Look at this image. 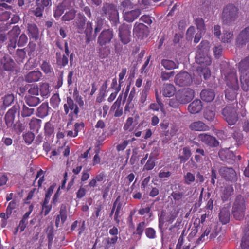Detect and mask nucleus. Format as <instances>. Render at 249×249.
<instances>
[{
  "label": "nucleus",
  "instance_id": "14",
  "mask_svg": "<svg viewBox=\"0 0 249 249\" xmlns=\"http://www.w3.org/2000/svg\"><path fill=\"white\" fill-rule=\"evenodd\" d=\"M197 138L199 141L211 147H216L219 144V142L214 137L207 133L199 134Z\"/></svg>",
  "mask_w": 249,
  "mask_h": 249
},
{
  "label": "nucleus",
  "instance_id": "58",
  "mask_svg": "<svg viewBox=\"0 0 249 249\" xmlns=\"http://www.w3.org/2000/svg\"><path fill=\"white\" fill-rule=\"evenodd\" d=\"M14 100V96L13 94L5 95L3 98V104L5 107L9 106Z\"/></svg>",
  "mask_w": 249,
  "mask_h": 249
},
{
  "label": "nucleus",
  "instance_id": "45",
  "mask_svg": "<svg viewBox=\"0 0 249 249\" xmlns=\"http://www.w3.org/2000/svg\"><path fill=\"white\" fill-rule=\"evenodd\" d=\"M64 52L65 53L63 55H66L68 57H69L70 59V65L71 67L73 65V60H74V54L73 53H70V51L69 50V47L68 45V43L67 41H65L64 43Z\"/></svg>",
  "mask_w": 249,
  "mask_h": 249
},
{
  "label": "nucleus",
  "instance_id": "41",
  "mask_svg": "<svg viewBox=\"0 0 249 249\" xmlns=\"http://www.w3.org/2000/svg\"><path fill=\"white\" fill-rule=\"evenodd\" d=\"M240 81L242 89L245 91H249V73L241 74Z\"/></svg>",
  "mask_w": 249,
  "mask_h": 249
},
{
  "label": "nucleus",
  "instance_id": "4",
  "mask_svg": "<svg viewBox=\"0 0 249 249\" xmlns=\"http://www.w3.org/2000/svg\"><path fill=\"white\" fill-rule=\"evenodd\" d=\"M65 114L68 115L67 126L71 125L72 122L78 118L79 109L77 104L70 97H67L66 103L63 106Z\"/></svg>",
  "mask_w": 249,
  "mask_h": 249
},
{
  "label": "nucleus",
  "instance_id": "57",
  "mask_svg": "<svg viewBox=\"0 0 249 249\" xmlns=\"http://www.w3.org/2000/svg\"><path fill=\"white\" fill-rule=\"evenodd\" d=\"M21 30L18 25L14 26L8 32V34L13 36V38L17 39L18 35L20 34Z\"/></svg>",
  "mask_w": 249,
  "mask_h": 249
},
{
  "label": "nucleus",
  "instance_id": "9",
  "mask_svg": "<svg viewBox=\"0 0 249 249\" xmlns=\"http://www.w3.org/2000/svg\"><path fill=\"white\" fill-rule=\"evenodd\" d=\"M194 91L189 88L181 89L176 93V97L182 104L189 103L194 97Z\"/></svg>",
  "mask_w": 249,
  "mask_h": 249
},
{
  "label": "nucleus",
  "instance_id": "24",
  "mask_svg": "<svg viewBox=\"0 0 249 249\" xmlns=\"http://www.w3.org/2000/svg\"><path fill=\"white\" fill-rule=\"evenodd\" d=\"M230 211L228 207L222 208L219 213V221L223 224H226L228 223L230 219Z\"/></svg>",
  "mask_w": 249,
  "mask_h": 249
},
{
  "label": "nucleus",
  "instance_id": "2",
  "mask_svg": "<svg viewBox=\"0 0 249 249\" xmlns=\"http://www.w3.org/2000/svg\"><path fill=\"white\" fill-rule=\"evenodd\" d=\"M196 63L200 65L197 68V71L200 77L203 76L205 80L208 79L211 75V72L208 66L211 64V58L208 53H196Z\"/></svg>",
  "mask_w": 249,
  "mask_h": 249
},
{
  "label": "nucleus",
  "instance_id": "40",
  "mask_svg": "<svg viewBox=\"0 0 249 249\" xmlns=\"http://www.w3.org/2000/svg\"><path fill=\"white\" fill-rule=\"evenodd\" d=\"M209 42L207 40H202L197 46L196 53H208L210 50Z\"/></svg>",
  "mask_w": 249,
  "mask_h": 249
},
{
  "label": "nucleus",
  "instance_id": "38",
  "mask_svg": "<svg viewBox=\"0 0 249 249\" xmlns=\"http://www.w3.org/2000/svg\"><path fill=\"white\" fill-rule=\"evenodd\" d=\"M25 100L26 103L30 107H36L40 102V100L39 97L32 95L26 96Z\"/></svg>",
  "mask_w": 249,
  "mask_h": 249
},
{
  "label": "nucleus",
  "instance_id": "32",
  "mask_svg": "<svg viewBox=\"0 0 249 249\" xmlns=\"http://www.w3.org/2000/svg\"><path fill=\"white\" fill-rule=\"evenodd\" d=\"M221 228L217 223H213L211 224L209 228L206 230H210V238L213 239L215 238L220 231Z\"/></svg>",
  "mask_w": 249,
  "mask_h": 249
},
{
  "label": "nucleus",
  "instance_id": "53",
  "mask_svg": "<svg viewBox=\"0 0 249 249\" xmlns=\"http://www.w3.org/2000/svg\"><path fill=\"white\" fill-rule=\"evenodd\" d=\"M66 9L61 3L58 4L54 10V17L57 18H59L64 13Z\"/></svg>",
  "mask_w": 249,
  "mask_h": 249
},
{
  "label": "nucleus",
  "instance_id": "1",
  "mask_svg": "<svg viewBox=\"0 0 249 249\" xmlns=\"http://www.w3.org/2000/svg\"><path fill=\"white\" fill-rule=\"evenodd\" d=\"M225 78L227 86L225 91V98L228 102L237 105L236 97L239 87L236 72L232 71L227 73Z\"/></svg>",
  "mask_w": 249,
  "mask_h": 249
},
{
  "label": "nucleus",
  "instance_id": "42",
  "mask_svg": "<svg viewBox=\"0 0 249 249\" xmlns=\"http://www.w3.org/2000/svg\"><path fill=\"white\" fill-rule=\"evenodd\" d=\"M241 249H249V228L246 230L241 242Z\"/></svg>",
  "mask_w": 249,
  "mask_h": 249
},
{
  "label": "nucleus",
  "instance_id": "46",
  "mask_svg": "<svg viewBox=\"0 0 249 249\" xmlns=\"http://www.w3.org/2000/svg\"><path fill=\"white\" fill-rule=\"evenodd\" d=\"M233 193V188L231 185L225 187L221 197L224 201L227 200Z\"/></svg>",
  "mask_w": 249,
  "mask_h": 249
},
{
  "label": "nucleus",
  "instance_id": "44",
  "mask_svg": "<svg viewBox=\"0 0 249 249\" xmlns=\"http://www.w3.org/2000/svg\"><path fill=\"white\" fill-rule=\"evenodd\" d=\"M40 68L41 70L45 74L53 73V68L50 62L46 60H43L41 64Z\"/></svg>",
  "mask_w": 249,
  "mask_h": 249
},
{
  "label": "nucleus",
  "instance_id": "63",
  "mask_svg": "<svg viewBox=\"0 0 249 249\" xmlns=\"http://www.w3.org/2000/svg\"><path fill=\"white\" fill-rule=\"evenodd\" d=\"M213 50L216 58H219L222 56L223 48L221 45L215 46Z\"/></svg>",
  "mask_w": 249,
  "mask_h": 249
},
{
  "label": "nucleus",
  "instance_id": "19",
  "mask_svg": "<svg viewBox=\"0 0 249 249\" xmlns=\"http://www.w3.org/2000/svg\"><path fill=\"white\" fill-rule=\"evenodd\" d=\"M140 9H137L130 11L125 12L124 14V19L128 22H132L137 19L141 15Z\"/></svg>",
  "mask_w": 249,
  "mask_h": 249
},
{
  "label": "nucleus",
  "instance_id": "23",
  "mask_svg": "<svg viewBox=\"0 0 249 249\" xmlns=\"http://www.w3.org/2000/svg\"><path fill=\"white\" fill-rule=\"evenodd\" d=\"M238 69L241 74L249 73V55L239 62Z\"/></svg>",
  "mask_w": 249,
  "mask_h": 249
},
{
  "label": "nucleus",
  "instance_id": "21",
  "mask_svg": "<svg viewBox=\"0 0 249 249\" xmlns=\"http://www.w3.org/2000/svg\"><path fill=\"white\" fill-rule=\"evenodd\" d=\"M200 96L203 101L210 102L214 99L215 94L213 90L207 89L202 90L200 92Z\"/></svg>",
  "mask_w": 249,
  "mask_h": 249
},
{
  "label": "nucleus",
  "instance_id": "11",
  "mask_svg": "<svg viewBox=\"0 0 249 249\" xmlns=\"http://www.w3.org/2000/svg\"><path fill=\"white\" fill-rule=\"evenodd\" d=\"M174 81L180 87L188 86L192 83L193 79L188 72L181 71L176 75Z\"/></svg>",
  "mask_w": 249,
  "mask_h": 249
},
{
  "label": "nucleus",
  "instance_id": "54",
  "mask_svg": "<svg viewBox=\"0 0 249 249\" xmlns=\"http://www.w3.org/2000/svg\"><path fill=\"white\" fill-rule=\"evenodd\" d=\"M110 53L109 48L107 47H102L99 49V55L101 58H105L108 56Z\"/></svg>",
  "mask_w": 249,
  "mask_h": 249
},
{
  "label": "nucleus",
  "instance_id": "7",
  "mask_svg": "<svg viewBox=\"0 0 249 249\" xmlns=\"http://www.w3.org/2000/svg\"><path fill=\"white\" fill-rule=\"evenodd\" d=\"M222 115L225 120L230 125L235 124L238 119L235 107L231 106H226L223 109Z\"/></svg>",
  "mask_w": 249,
  "mask_h": 249
},
{
  "label": "nucleus",
  "instance_id": "12",
  "mask_svg": "<svg viewBox=\"0 0 249 249\" xmlns=\"http://www.w3.org/2000/svg\"><path fill=\"white\" fill-rule=\"evenodd\" d=\"M131 26L124 23L119 27V37L124 44H127L130 41Z\"/></svg>",
  "mask_w": 249,
  "mask_h": 249
},
{
  "label": "nucleus",
  "instance_id": "33",
  "mask_svg": "<svg viewBox=\"0 0 249 249\" xmlns=\"http://www.w3.org/2000/svg\"><path fill=\"white\" fill-rule=\"evenodd\" d=\"M33 209V205H30L29 208V211L24 214L22 220L20 221L18 229H19L21 231H23L25 229L27 224V219L32 212Z\"/></svg>",
  "mask_w": 249,
  "mask_h": 249
},
{
  "label": "nucleus",
  "instance_id": "18",
  "mask_svg": "<svg viewBox=\"0 0 249 249\" xmlns=\"http://www.w3.org/2000/svg\"><path fill=\"white\" fill-rule=\"evenodd\" d=\"M202 107L201 101L199 99H196L189 105L188 110L191 114H196L202 110Z\"/></svg>",
  "mask_w": 249,
  "mask_h": 249
},
{
  "label": "nucleus",
  "instance_id": "6",
  "mask_svg": "<svg viewBox=\"0 0 249 249\" xmlns=\"http://www.w3.org/2000/svg\"><path fill=\"white\" fill-rule=\"evenodd\" d=\"M102 11L103 12L102 14H104L106 16H108L109 20L115 25L119 23V13L114 4L108 3H104Z\"/></svg>",
  "mask_w": 249,
  "mask_h": 249
},
{
  "label": "nucleus",
  "instance_id": "59",
  "mask_svg": "<svg viewBox=\"0 0 249 249\" xmlns=\"http://www.w3.org/2000/svg\"><path fill=\"white\" fill-rule=\"evenodd\" d=\"M134 4L131 0H124L121 3V7L124 9V11L126 9H131L133 8Z\"/></svg>",
  "mask_w": 249,
  "mask_h": 249
},
{
  "label": "nucleus",
  "instance_id": "3",
  "mask_svg": "<svg viewBox=\"0 0 249 249\" xmlns=\"http://www.w3.org/2000/svg\"><path fill=\"white\" fill-rule=\"evenodd\" d=\"M239 17V9L234 4L229 3L225 5L222 10L221 21L224 25H231Z\"/></svg>",
  "mask_w": 249,
  "mask_h": 249
},
{
  "label": "nucleus",
  "instance_id": "16",
  "mask_svg": "<svg viewBox=\"0 0 249 249\" xmlns=\"http://www.w3.org/2000/svg\"><path fill=\"white\" fill-rule=\"evenodd\" d=\"M42 77V73L39 71H33L28 72L25 76V80L28 83L39 81Z\"/></svg>",
  "mask_w": 249,
  "mask_h": 249
},
{
  "label": "nucleus",
  "instance_id": "35",
  "mask_svg": "<svg viewBox=\"0 0 249 249\" xmlns=\"http://www.w3.org/2000/svg\"><path fill=\"white\" fill-rule=\"evenodd\" d=\"M161 65L167 70H174L178 67V63H176L173 60L167 59L161 60Z\"/></svg>",
  "mask_w": 249,
  "mask_h": 249
},
{
  "label": "nucleus",
  "instance_id": "52",
  "mask_svg": "<svg viewBox=\"0 0 249 249\" xmlns=\"http://www.w3.org/2000/svg\"><path fill=\"white\" fill-rule=\"evenodd\" d=\"M233 33L227 31H224L223 35L222 36L221 41L224 43L231 42L232 40Z\"/></svg>",
  "mask_w": 249,
  "mask_h": 249
},
{
  "label": "nucleus",
  "instance_id": "15",
  "mask_svg": "<svg viewBox=\"0 0 249 249\" xmlns=\"http://www.w3.org/2000/svg\"><path fill=\"white\" fill-rule=\"evenodd\" d=\"M14 62L8 55L0 52V69L5 71H11L14 67Z\"/></svg>",
  "mask_w": 249,
  "mask_h": 249
},
{
  "label": "nucleus",
  "instance_id": "31",
  "mask_svg": "<svg viewBox=\"0 0 249 249\" xmlns=\"http://www.w3.org/2000/svg\"><path fill=\"white\" fill-rule=\"evenodd\" d=\"M86 17L83 15L78 14L76 24L78 32L79 33L81 34L84 31L86 24Z\"/></svg>",
  "mask_w": 249,
  "mask_h": 249
},
{
  "label": "nucleus",
  "instance_id": "39",
  "mask_svg": "<svg viewBox=\"0 0 249 249\" xmlns=\"http://www.w3.org/2000/svg\"><path fill=\"white\" fill-rule=\"evenodd\" d=\"M150 86L147 84L144 87L141 92V96L139 100V104L141 107H143L145 105V102L147 99V95L149 93Z\"/></svg>",
  "mask_w": 249,
  "mask_h": 249
},
{
  "label": "nucleus",
  "instance_id": "55",
  "mask_svg": "<svg viewBox=\"0 0 249 249\" xmlns=\"http://www.w3.org/2000/svg\"><path fill=\"white\" fill-rule=\"evenodd\" d=\"M23 138L27 144H30L35 139L34 133L28 132L23 135Z\"/></svg>",
  "mask_w": 249,
  "mask_h": 249
},
{
  "label": "nucleus",
  "instance_id": "20",
  "mask_svg": "<svg viewBox=\"0 0 249 249\" xmlns=\"http://www.w3.org/2000/svg\"><path fill=\"white\" fill-rule=\"evenodd\" d=\"M189 128L193 131H206L209 130V127L201 121H195L189 125Z\"/></svg>",
  "mask_w": 249,
  "mask_h": 249
},
{
  "label": "nucleus",
  "instance_id": "28",
  "mask_svg": "<svg viewBox=\"0 0 249 249\" xmlns=\"http://www.w3.org/2000/svg\"><path fill=\"white\" fill-rule=\"evenodd\" d=\"M49 108L47 102L43 103L37 109L36 116L41 118L45 117L48 115Z\"/></svg>",
  "mask_w": 249,
  "mask_h": 249
},
{
  "label": "nucleus",
  "instance_id": "17",
  "mask_svg": "<svg viewBox=\"0 0 249 249\" xmlns=\"http://www.w3.org/2000/svg\"><path fill=\"white\" fill-rule=\"evenodd\" d=\"M115 206H116L114 219L117 224H119L120 222V218L123 214L122 211V203L120 200V196L117 197L115 201Z\"/></svg>",
  "mask_w": 249,
  "mask_h": 249
},
{
  "label": "nucleus",
  "instance_id": "22",
  "mask_svg": "<svg viewBox=\"0 0 249 249\" xmlns=\"http://www.w3.org/2000/svg\"><path fill=\"white\" fill-rule=\"evenodd\" d=\"M237 41L241 45H245L249 41V25L240 32Z\"/></svg>",
  "mask_w": 249,
  "mask_h": 249
},
{
  "label": "nucleus",
  "instance_id": "56",
  "mask_svg": "<svg viewBox=\"0 0 249 249\" xmlns=\"http://www.w3.org/2000/svg\"><path fill=\"white\" fill-rule=\"evenodd\" d=\"M175 73L174 71L167 72L165 71H162L160 73V78L162 81H167L170 78L173 77Z\"/></svg>",
  "mask_w": 249,
  "mask_h": 249
},
{
  "label": "nucleus",
  "instance_id": "5",
  "mask_svg": "<svg viewBox=\"0 0 249 249\" xmlns=\"http://www.w3.org/2000/svg\"><path fill=\"white\" fill-rule=\"evenodd\" d=\"M246 205L247 201L243 196L240 195L236 197L232 208V213L235 219L241 220L243 219Z\"/></svg>",
  "mask_w": 249,
  "mask_h": 249
},
{
  "label": "nucleus",
  "instance_id": "51",
  "mask_svg": "<svg viewBox=\"0 0 249 249\" xmlns=\"http://www.w3.org/2000/svg\"><path fill=\"white\" fill-rule=\"evenodd\" d=\"M50 104L53 108H56L58 107L59 104L60 102V99L58 94H55L52 96L50 99Z\"/></svg>",
  "mask_w": 249,
  "mask_h": 249
},
{
  "label": "nucleus",
  "instance_id": "49",
  "mask_svg": "<svg viewBox=\"0 0 249 249\" xmlns=\"http://www.w3.org/2000/svg\"><path fill=\"white\" fill-rule=\"evenodd\" d=\"M26 57V53L25 49H18L16 51V60L18 63L22 62Z\"/></svg>",
  "mask_w": 249,
  "mask_h": 249
},
{
  "label": "nucleus",
  "instance_id": "8",
  "mask_svg": "<svg viewBox=\"0 0 249 249\" xmlns=\"http://www.w3.org/2000/svg\"><path fill=\"white\" fill-rule=\"evenodd\" d=\"M114 37V32L112 29H104L100 33L98 38L97 43L101 47L111 43Z\"/></svg>",
  "mask_w": 249,
  "mask_h": 249
},
{
  "label": "nucleus",
  "instance_id": "43",
  "mask_svg": "<svg viewBox=\"0 0 249 249\" xmlns=\"http://www.w3.org/2000/svg\"><path fill=\"white\" fill-rule=\"evenodd\" d=\"M42 121L36 118H33L30 123L29 127L31 130L37 131L40 128Z\"/></svg>",
  "mask_w": 249,
  "mask_h": 249
},
{
  "label": "nucleus",
  "instance_id": "10",
  "mask_svg": "<svg viewBox=\"0 0 249 249\" xmlns=\"http://www.w3.org/2000/svg\"><path fill=\"white\" fill-rule=\"evenodd\" d=\"M20 106L16 103L6 113L4 120L7 127H10L13 125L15 118V114L18 113V116L20 115Z\"/></svg>",
  "mask_w": 249,
  "mask_h": 249
},
{
  "label": "nucleus",
  "instance_id": "61",
  "mask_svg": "<svg viewBox=\"0 0 249 249\" xmlns=\"http://www.w3.org/2000/svg\"><path fill=\"white\" fill-rule=\"evenodd\" d=\"M155 158L154 157H150L144 166V169L147 170L152 169L155 165Z\"/></svg>",
  "mask_w": 249,
  "mask_h": 249
},
{
  "label": "nucleus",
  "instance_id": "29",
  "mask_svg": "<svg viewBox=\"0 0 249 249\" xmlns=\"http://www.w3.org/2000/svg\"><path fill=\"white\" fill-rule=\"evenodd\" d=\"M20 106V114L23 118L31 116L34 114L35 109L30 108L25 105L22 102L18 103Z\"/></svg>",
  "mask_w": 249,
  "mask_h": 249
},
{
  "label": "nucleus",
  "instance_id": "34",
  "mask_svg": "<svg viewBox=\"0 0 249 249\" xmlns=\"http://www.w3.org/2000/svg\"><path fill=\"white\" fill-rule=\"evenodd\" d=\"M176 88L171 84H165L163 88V95L165 97H170L175 94Z\"/></svg>",
  "mask_w": 249,
  "mask_h": 249
},
{
  "label": "nucleus",
  "instance_id": "25",
  "mask_svg": "<svg viewBox=\"0 0 249 249\" xmlns=\"http://www.w3.org/2000/svg\"><path fill=\"white\" fill-rule=\"evenodd\" d=\"M215 112L216 109L214 106H209L204 111V117L209 122L213 121L215 118Z\"/></svg>",
  "mask_w": 249,
  "mask_h": 249
},
{
  "label": "nucleus",
  "instance_id": "13",
  "mask_svg": "<svg viewBox=\"0 0 249 249\" xmlns=\"http://www.w3.org/2000/svg\"><path fill=\"white\" fill-rule=\"evenodd\" d=\"M219 173L226 180L235 182L237 180V174L232 168L222 167L219 170Z\"/></svg>",
  "mask_w": 249,
  "mask_h": 249
},
{
  "label": "nucleus",
  "instance_id": "36",
  "mask_svg": "<svg viewBox=\"0 0 249 249\" xmlns=\"http://www.w3.org/2000/svg\"><path fill=\"white\" fill-rule=\"evenodd\" d=\"M147 29V27L143 23L136 22L134 25L133 31L137 36H141Z\"/></svg>",
  "mask_w": 249,
  "mask_h": 249
},
{
  "label": "nucleus",
  "instance_id": "30",
  "mask_svg": "<svg viewBox=\"0 0 249 249\" xmlns=\"http://www.w3.org/2000/svg\"><path fill=\"white\" fill-rule=\"evenodd\" d=\"M56 64L60 68H64L68 65L69 62L68 57L66 55H61L60 52L56 53Z\"/></svg>",
  "mask_w": 249,
  "mask_h": 249
},
{
  "label": "nucleus",
  "instance_id": "62",
  "mask_svg": "<svg viewBox=\"0 0 249 249\" xmlns=\"http://www.w3.org/2000/svg\"><path fill=\"white\" fill-rule=\"evenodd\" d=\"M184 182L186 184H190L193 182L195 180V175L190 172H187L186 175H184Z\"/></svg>",
  "mask_w": 249,
  "mask_h": 249
},
{
  "label": "nucleus",
  "instance_id": "48",
  "mask_svg": "<svg viewBox=\"0 0 249 249\" xmlns=\"http://www.w3.org/2000/svg\"><path fill=\"white\" fill-rule=\"evenodd\" d=\"M40 91L41 96L48 97L50 94L49 85L48 83H42L40 86L39 92Z\"/></svg>",
  "mask_w": 249,
  "mask_h": 249
},
{
  "label": "nucleus",
  "instance_id": "37",
  "mask_svg": "<svg viewBox=\"0 0 249 249\" xmlns=\"http://www.w3.org/2000/svg\"><path fill=\"white\" fill-rule=\"evenodd\" d=\"M70 152L69 146L64 145L63 146L59 147L57 150H53L52 151V156H57V155L61 154L63 156H69Z\"/></svg>",
  "mask_w": 249,
  "mask_h": 249
},
{
  "label": "nucleus",
  "instance_id": "47",
  "mask_svg": "<svg viewBox=\"0 0 249 249\" xmlns=\"http://www.w3.org/2000/svg\"><path fill=\"white\" fill-rule=\"evenodd\" d=\"M76 15V11L74 9H70L62 17V20L69 21L74 19Z\"/></svg>",
  "mask_w": 249,
  "mask_h": 249
},
{
  "label": "nucleus",
  "instance_id": "50",
  "mask_svg": "<svg viewBox=\"0 0 249 249\" xmlns=\"http://www.w3.org/2000/svg\"><path fill=\"white\" fill-rule=\"evenodd\" d=\"M10 128L17 134L21 133L24 129L23 124L19 121H17L15 124L13 123Z\"/></svg>",
  "mask_w": 249,
  "mask_h": 249
},
{
  "label": "nucleus",
  "instance_id": "26",
  "mask_svg": "<svg viewBox=\"0 0 249 249\" xmlns=\"http://www.w3.org/2000/svg\"><path fill=\"white\" fill-rule=\"evenodd\" d=\"M54 126L51 122L49 121L45 124L44 130L46 139H53L54 136Z\"/></svg>",
  "mask_w": 249,
  "mask_h": 249
},
{
  "label": "nucleus",
  "instance_id": "60",
  "mask_svg": "<svg viewBox=\"0 0 249 249\" xmlns=\"http://www.w3.org/2000/svg\"><path fill=\"white\" fill-rule=\"evenodd\" d=\"M75 0H63L61 3L66 9H73L75 6Z\"/></svg>",
  "mask_w": 249,
  "mask_h": 249
},
{
  "label": "nucleus",
  "instance_id": "64",
  "mask_svg": "<svg viewBox=\"0 0 249 249\" xmlns=\"http://www.w3.org/2000/svg\"><path fill=\"white\" fill-rule=\"evenodd\" d=\"M28 41V38L26 35L24 34H22L19 36L18 41L17 43V45L18 47L24 46Z\"/></svg>",
  "mask_w": 249,
  "mask_h": 249
},
{
  "label": "nucleus",
  "instance_id": "27",
  "mask_svg": "<svg viewBox=\"0 0 249 249\" xmlns=\"http://www.w3.org/2000/svg\"><path fill=\"white\" fill-rule=\"evenodd\" d=\"M27 33L30 38L37 40L38 38L39 31L35 24H29L27 26Z\"/></svg>",
  "mask_w": 249,
  "mask_h": 249
}]
</instances>
